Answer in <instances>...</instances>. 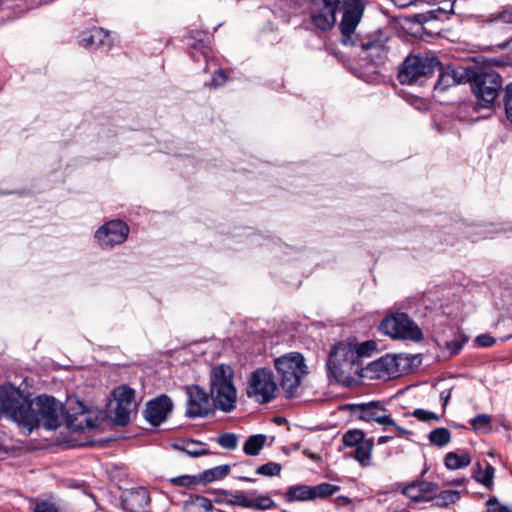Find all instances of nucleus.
<instances>
[{"label":"nucleus","instance_id":"4468645a","mask_svg":"<svg viewBox=\"0 0 512 512\" xmlns=\"http://www.w3.org/2000/svg\"><path fill=\"white\" fill-rule=\"evenodd\" d=\"M436 69L439 70L435 90L445 91L446 89L466 83L470 80L471 70L460 65H447L443 67L441 64Z\"/></svg>","mask_w":512,"mask_h":512},{"label":"nucleus","instance_id":"3c124183","mask_svg":"<svg viewBox=\"0 0 512 512\" xmlns=\"http://www.w3.org/2000/svg\"><path fill=\"white\" fill-rule=\"evenodd\" d=\"M392 429H394L397 432V434H395L396 436H405L410 433L406 428L397 425L395 422L394 425H388L387 432H390Z\"/></svg>","mask_w":512,"mask_h":512},{"label":"nucleus","instance_id":"aec40b11","mask_svg":"<svg viewBox=\"0 0 512 512\" xmlns=\"http://www.w3.org/2000/svg\"><path fill=\"white\" fill-rule=\"evenodd\" d=\"M230 472L229 465H219L198 474L200 484H208L225 478Z\"/></svg>","mask_w":512,"mask_h":512},{"label":"nucleus","instance_id":"864d4df0","mask_svg":"<svg viewBox=\"0 0 512 512\" xmlns=\"http://www.w3.org/2000/svg\"><path fill=\"white\" fill-rule=\"evenodd\" d=\"M395 6L399 7V8H405V7H408L410 6L414 0H391Z\"/></svg>","mask_w":512,"mask_h":512},{"label":"nucleus","instance_id":"8fccbe9b","mask_svg":"<svg viewBox=\"0 0 512 512\" xmlns=\"http://www.w3.org/2000/svg\"><path fill=\"white\" fill-rule=\"evenodd\" d=\"M495 19L507 24L512 23V7L500 12Z\"/></svg>","mask_w":512,"mask_h":512},{"label":"nucleus","instance_id":"f3484780","mask_svg":"<svg viewBox=\"0 0 512 512\" xmlns=\"http://www.w3.org/2000/svg\"><path fill=\"white\" fill-rule=\"evenodd\" d=\"M121 503L129 512H146L150 504V495L144 487L127 489L122 493Z\"/></svg>","mask_w":512,"mask_h":512},{"label":"nucleus","instance_id":"09e8293b","mask_svg":"<svg viewBox=\"0 0 512 512\" xmlns=\"http://www.w3.org/2000/svg\"><path fill=\"white\" fill-rule=\"evenodd\" d=\"M226 81V75L223 70L218 69L212 76L211 83L214 87L223 85Z\"/></svg>","mask_w":512,"mask_h":512},{"label":"nucleus","instance_id":"20e7f679","mask_svg":"<svg viewBox=\"0 0 512 512\" xmlns=\"http://www.w3.org/2000/svg\"><path fill=\"white\" fill-rule=\"evenodd\" d=\"M233 376L232 368L224 364L213 367L210 373V395L213 405L226 413L233 411L237 402Z\"/></svg>","mask_w":512,"mask_h":512},{"label":"nucleus","instance_id":"052dcab7","mask_svg":"<svg viewBox=\"0 0 512 512\" xmlns=\"http://www.w3.org/2000/svg\"><path fill=\"white\" fill-rule=\"evenodd\" d=\"M238 479L240 481H245V482H254L255 481V479L250 478V477H246V476H239Z\"/></svg>","mask_w":512,"mask_h":512},{"label":"nucleus","instance_id":"2f4dec72","mask_svg":"<svg viewBox=\"0 0 512 512\" xmlns=\"http://www.w3.org/2000/svg\"><path fill=\"white\" fill-rule=\"evenodd\" d=\"M181 450L192 457L206 455L209 451L205 448V444L195 440H187L181 446Z\"/></svg>","mask_w":512,"mask_h":512},{"label":"nucleus","instance_id":"603ef678","mask_svg":"<svg viewBox=\"0 0 512 512\" xmlns=\"http://www.w3.org/2000/svg\"><path fill=\"white\" fill-rule=\"evenodd\" d=\"M450 398H451V390L450 389L443 390L440 393V399L442 401V405L444 408L447 406Z\"/></svg>","mask_w":512,"mask_h":512},{"label":"nucleus","instance_id":"cd10ccee","mask_svg":"<svg viewBox=\"0 0 512 512\" xmlns=\"http://www.w3.org/2000/svg\"><path fill=\"white\" fill-rule=\"evenodd\" d=\"M276 507L275 501L268 495H259L255 498H249L247 508L265 511Z\"/></svg>","mask_w":512,"mask_h":512},{"label":"nucleus","instance_id":"6e6552de","mask_svg":"<svg viewBox=\"0 0 512 512\" xmlns=\"http://www.w3.org/2000/svg\"><path fill=\"white\" fill-rule=\"evenodd\" d=\"M277 384L271 370L257 368L247 379L246 395L258 404H267L276 397Z\"/></svg>","mask_w":512,"mask_h":512},{"label":"nucleus","instance_id":"6ab92c4d","mask_svg":"<svg viewBox=\"0 0 512 512\" xmlns=\"http://www.w3.org/2000/svg\"><path fill=\"white\" fill-rule=\"evenodd\" d=\"M67 426L74 431H83L95 428L96 423L87 415L85 406L77 401L76 411L67 414Z\"/></svg>","mask_w":512,"mask_h":512},{"label":"nucleus","instance_id":"c756f323","mask_svg":"<svg viewBox=\"0 0 512 512\" xmlns=\"http://www.w3.org/2000/svg\"><path fill=\"white\" fill-rule=\"evenodd\" d=\"M435 504L439 507H445L449 504L456 503L460 499V492L456 490H444L435 493L433 498Z\"/></svg>","mask_w":512,"mask_h":512},{"label":"nucleus","instance_id":"7c9ffc66","mask_svg":"<svg viewBox=\"0 0 512 512\" xmlns=\"http://www.w3.org/2000/svg\"><path fill=\"white\" fill-rule=\"evenodd\" d=\"M373 444V440L369 439L355 447L354 457L362 465L366 464L370 460Z\"/></svg>","mask_w":512,"mask_h":512},{"label":"nucleus","instance_id":"dca6fc26","mask_svg":"<svg viewBox=\"0 0 512 512\" xmlns=\"http://www.w3.org/2000/svg\"><path fill=\"white\" fill-rule=\"evenodd\" d=\"M173 402L165 394L150 400L144 411V418L153 426H158L163 423L168 414L172 411Z\"/></svg>","mask_w":512,"mask_h":512},{"label":"nucleus","instance_id":"de8ad7c7","mask_svg":"<svg viewBox=\"0 0 512 512\" xmlns=\"http://www.w3.org/2000/svg\"><path fill=\"white\" fill-rule=\"evenodd\" d=\"M475 342L480 347H490L495 343V339L488 334H481L476 337Z\"/></svg>","mask_w":512,"mask_h":512},{"label":"nucleus","instance_id":"13d9d810","mask_svg":"<svg viewBox=\"0 0 512 512\" xmlns=\"http://www.w3.org/2000/svg\"><path fill=\"white\" fill-rule=\"evenodd\" d=\"M415 20L418 23H424L428 20V18L425 14H418V15H415Z\"/></svg>","mask_w":512,"mask_h":512},{"label":"nucleus","instance_id":"a211bd4d","mask_svg":"<svg viewBox=\"0 0 512 512\" xmlns=\"http://www.w3.org/2000/svg\"><path fill=\"white\" fill-rule=\"evenodd\" d=\"M80 43L84 47L108 50L112 46L110 35L99 27L85 31L81 35Z\"/></svg>","mask_w":512,"mask_h":512},{"label":"nucleus","instance_id":"412c9836","mask_svg":"<svg viewBox=\"0 0 512 512\" xmlns=\"http://www.w3.org/2000/svg\"><path fill=\"white\" fill-rule=\"evenodd\" d=\"M285 500L287 502L313 500L312 486H290L285 494Z\"/></svg>","mask_w":512,"mask_h":512},{"label":"nucleus","instance_id":"a19ab883","mask_svg":"<svg viewBox=\"0 0 512 512\" xmlns=\"http://www.w3.org/2000/svg\"><path fill=\"white\" fill-rule=\"evenodd\" d=\"M421 494H423V500L433 499L435 493L438 491L437 484L427 481H418Z\"/></svg>","mask_w":512,"mask_h":512},{"label":"nucleus","instance_id":"79ce46f5","mask_svg":"<svg viewBox=\"0 0 512 512\" xmlns=\"http://www.w3.org/2000/svg\"><path fill=\"white\" fill-rule=\"evenodd\" d=\"M403 494L415 501L423 500V494L420 492L418 481L407 485L403 489Z\"/></svg>","mask_w":512,"mask_h":512},{"label":"nucleus","instance_id":"ea45409f","mask_svg":"<svg viewBox=\"0 0 512 512\" xmlns=\"http://www.w3.org/2000/svg\"><path fill=\"white\" fill-rule=\"evenodd\" d=\"M491 421V416L487 414H479L473 419H471L470 424L472 425L474 430L486 429L488 431L490 430Z\"/></svg>","mask_w":512,"mask_h":512},{"label":"nucleus","instance_id":"0eeeda50","mask_svg":"<svg viewBox=\"0 0 512 512\" xmlns=\"http://www.w3.org/2000/svg\"><path fill=\"white\" fill-rule=\"evenodd\" d=\"M471 89L477 103L482 108H489L493 105L502 86L501 76L493 70L470 73Z\"/></svg>","mask_w":512,"mask_h":512},{"label":"nucleus","instance_id":"0e129e2a","mask_svg":"<svg viewBox=\"0 0 512 512\" xmlns=\"http://www.w3.org/2000/svg\"><path fill=\"white\" fill-rule=\"evenodd\" d=\"M453 10V4L450 5V11L452 12Z\"/></svg>","mask_w":512,"mask_h":512},{"label":"nucleus","instance_id":"7ed1b4c3","mask_svg":"<svg viewBox=\"0 0 512 512\" xmlns=\"http://www.w3.org/2000/svg\"><path fill=\"white\" fill-rule=\"evenodd\" d=\"M279 383L286 397L297 396L302 379L308 374L305 358L299 352H289L274 359Z\"/></svg>","mask_w":512,"mask_h":512},{"label":"nucleus","instance_id":"c9c22d12","mask_svg":"<svg viewBox=\"0 0 512 512\" xmlns=\"http://www.w3.org/2000/svg\"><path fill=\"white\" fill-rule=\"evenodd\" d=\"M354 351L357 353V362L360 363L362 357H369L377 349V344L373 340H368L357 345H353Z\"/></svg>","mask_w":512,"mask_h":512},{"label":"nucleus","instance_id":"9b49d317","mask_svg":"<svg viewBox=\"0 0 512 512\" xmlns=\"http://www.w3.org/2000/svg\"><path fill=\"white\" fill-rule=\"evenodd\" d=\"M187 408L185 415L188 418L207 416L213 410L211 395L198 385L186 387Z\"/></svg>","mask_w":512,"mask_h":512},{"label":"nucleus","instance_id":"39448f33","mask_svg":"<svg viewBox=\"0 0 512 512\" xmlns=\"http://www.w3.org/2000/svg\"><path fill=\"white\" fill-rule=\"evenodd\" d=\"M328 376L338 383H349L361 370L357 353L351 343L340 342L334 346L327 360Z\"/></svg>","mask_w":512,"mask_h":512},{"label":"nucleus","instance_id":"b1692460","mask_svg":"<svg viewBox=\"0 0 512 512\" xmlns=\"http://www.w3.org/2000/svg\"><path fill=\"white\" fill-rule=\"evenodd\" d=\"M266 439V436L263 434H257L248 437L244 443L243 451L248 456L258 455L264 447Z\"/></svg>","mask_w":512,"mask_h":512},{"label":"nucleus","instance_id":"a878e982","mask_svg":"<svg viewBox=\"0 0 512 512\" xmlns=\"http://www.w3.org/2000/svg\"><path fill=\"white\" fill-rule=\"evenodd\" d=\"M220 494L230 497L226 501L227 505L240 506L243 508H247L248 501H249L248 495H250V496L255 495V491L246 493L244 491L231 492V491H227V490H221Z\"/></svg>","mask_w":512,"mask_h":512},{"label":"nucleus","instance_id":"4c0bfd02","mask_svg":"<svg viewBox=\"0 0 512 512\" xmlns=\"http://www.w3.org/2000/svg\"><path fill=\"white\" fill-rule=\"evenodd\" d=\"M217 443L224 449L233 450L237 447L238 438L233 433H225L217 438Z\"/></svg>","mask_w":512,"mask_h":512},{"label":"nucleus","instance_id":"4d7b16f0","mask_svg":"<svg viewBox=\"0 0 512 512\" xmlns=\"http://www.w3.org/2000/svg\"><path fill=\"white\" fill-rule=\"evenodd\" d=\"M395 437H396V435H394V434H389V435L381 436V437L378 438V444H385L388 441L394 439Z\"/></svg>","mask_w":512,"mask_h":512},{"label":"nucleus","instance_id":"9d476101","mask_svg":"<svg viewBox=\"0 0 512 512\" xmlns=\"http://www.w3.org/2000/svg\"><path fill=\"white\" fill-rule=\"evenodd\" d=\"M351 411L358 419L371 422L375 421L388 431V425H394V420L387 413L385 405L380 401L359 403L351 405Z\"/></svg>","mask_w":512,"mask_h":512},{"label":"nucleus","instance_id":"49530a36","mask_svg":"<svg viewBox=\"0 0 512 512\" xmlns=\"http://www.w3.org/2000/svg\"><path fill=\"white\" fill-rule=\"evenodd\" d=\"M33 512H59V509L51 502L41 501L34 507Z\"/></svg>","mask_w":512,"mask_h":512},{"label":"nucleus","instance_id":"37998d69","mask_svg":"<svg viewBox=\"0 0 512 512\" xmlns=\"http://www.w3.org/2000/svg\"><path fill=\"white\" fill-rule=\"evenodd\" d=\"M504 102L507 119L512 123V83L506 86Z\"/></svg>","mask_w":512,"mask_h":512},{"label":"nucleus","instance_id":"2eb2a0df","mask_svg":"<svg viewBox=\"0 0 512 512\" xmlns=\"http://www.w3.org/2000/svg\"><path fill=\"white\" fill-rule=\"evenodd\" d=\"M129 234V227L121 220H111L102 225L95 233L98 241L106 246L122 244Z\"/></svg>","mask_w":512,"mask_h":512},{"label":"nucleus","instance_id":"f704fd0d","mask_svg":"<svg viewBox=\"0 0 512 512\" xmlns=\"http://www.w3.org/2000/svg\"><path fill=\"white\" fill-rule=\"evenodd\" d=\"M173 486L192 488L200 485L197 475H180L169 480Z\"/></svg>","mask_w":512,"mask_h":512},{"label":"nucleus","instance_id":"72a5a7b5","mask_svg":"<svg viewBox=\"0 0 512 512\" xmlns=\"http://www.w3.org/2000/svg\"><path fill=\"white\" fill-rule=\"evenodd\" d=\"M364 436L365 435L362 430H349L343 435L342 441L347 447H357L359 444L365 441Z\"/></svg>","mask_w":512,"mask_h":512},{"label":"nucleus","instance_id":"ddd939ff","mask_svg":"<svg viewBox=\"0 0 512 512\" xmlns=\"http://www.w3.org/2000/svg\"><path fill=\"white\" fill-rule=\"evenodd\" d=\"M113 396L116 402L114 422L116 425L124 426L130 421L131 413L136 407L135 392L132 388L122 385L114 389Z\"/></svg>","mask_w":512,"mask_h":512},{"label":"nucleus","instance_id":"423d86ee","mask_svg":"<svg viewBox=\"0 0 512 512\" xmlns=\"http://www.w3.org/2000/svg\"><path fill=\"white\" fill-rule=\"evenodd\" d=\"M439 66L440 61L434 56L412 54L400 65L397 79L402 85H412L430 77Z\"/></svg>","mask_w":512,"mask_h":512},{"label":"nucleus","instance_id":"680f3d73","mask_svg":"<svg viewBox=\"0 0 512 512\" xmlns=\"http://www.w3.org/2000/svg\"><path fill=\"white\" fill-rule=\"evenodd\" d=\"M297 5H303L304 3L312 2L313 0H293Z\"/></svg>","mask_w":512,"mask_h":512},{"label":"nucleus","instance_id":"c03bdc74","mask_svg":"<svg viewBox=\"0 0 512 512\" xmlns=\"http://www.w3.org/2000/svg\"><path fill=\"white\" fill-rule=\"evenodd\" d=\"M192 503L206 512L213 511V504L209 498L200 495H194L191 497Z\"/></svg>","mask_w":512,"mask_h":512},{"label":"nucleus","instance_id":"bf43d9fd","mask_svg":"<svg viewBox=\"0 0 512 512\" xmlns=\"http://www.w3.org/2000/svg\"><path fill=\"white\" fill-rule=\"evenodd\" d=\"M466 482V479L465 478H457V479H454L450 482L451 485H456V486H460V485H463L464 483Z\"/></svg>","mask_w":512,"mask_h":512},{"label":"nucleus","instance_id":"1a4fd4ad","mask_svg":"<svg viewBox=\"0 0 512 512\" xmlns=\"http://www.w3.org/2000/svg\"><path fill=\"white\" fill-rule=\"evenodd\" d=\"M380 330L393 339L419 342L423 333L419 326L406 313H396L386 317L380 323Z\"/></svg>","mask_w":512,"mask_h":512},{"label":"nucleus","instance_id":"5fc2aeb1","mask_svg":"<svg viewBox=\"0 0 512 512\" xmlns=\"http://www.w3.org/2000/svg\"><path fill=\"white\" fill-rule=\"evenodd\" d=\"M350 499L345 497V496H339L335 499V503L338 505V506H341V505H348L350 504Z\"/></svg>","mask_w":512,"mask_h":512},{"label":"nucleus","instance_id":"a18cd8bd","mask_svg":"<svg viewBox=\"0 0 512 512\" xmlns=\"http://www.w3.org/2000/svg\"><path fill=\"white\" fill-rule=\"evenodd\" d=\"M486 504L490 512H512L511 507L499 503L496 497H491Z\"/></svg>","mask_w":512,"mask_h":512},{"label":"nucleus","instance_id":"c85d7f7f","mask_svg":"<svg viewBox=\"0 0 512 512\" xmlns=\"http://www.w3.org/2000/svg\"><path fill=\"white\" fill-rule=\"evenodd\" d=\"M428 439L431 444L443 447L450 442L451 434L447 428H436L429 433Z\"/></svg>","mask_w":512,"mask_h":512},{"label":"nucleus","instance_id":"58836bf2","mask_svg":"<svg viewBox=\"0 0 512 512\" xmlns=\"http://www.w3.org/2000/svg\"><path fill=\"white\" fill-rule=\"evenodd\" d=\"M411 415L421 422H438L440 420V416L436 413L420 408L415 409Z\"/></svg>","mask_w":512,"mask_h":512},{"label":"nucleus","instance_id":"393cba45","mask_svg":"<svg viewBox=\"0 0 512 512\" xmlns=\"http://www.w3.org/2000/svg\"><path fill=\"white\" fill-rule=\"evenodd\" d=\"M495 469L492 465L487 464L484 471H482L481 465L478 463L475 470L473 471V478L483 484L486 488L491 489L493 485Z\"/></svg>","mask_w":512,"mask_h":512},{"label":"nucleus","instance_id":"69168bd1","mask_svg":"<svg viewBox=\"0 0 512 512\" xmlns=\"http://www.w3.org/2000/svg\"><path fill=\"white\" fill-rule=\"evenodd\" d=\"M216 512H223V511H221V510L217 509V510H216Z\"/></svg>","mask_w":512,"mask_h":512},{"label":"nucleus","instance_id":"f03ea898","mask_svg":"<svg viewBox=\"0 0 512 512\" xmlns=\"http://www.w3.org/2000/svg\"><path fill=\"white\" fill-rule=\"evenodd\" d=\"M4 405L12 413V419L29 431L40 425L47 429L58 428L64 411L54 397L40 395L30 401L20 392L17 399H8Z\"/></svg>","mask_w":512,"mask_h":512},{"label":"nucleus","instance_id":"6e6d98bb","mask_svg":"<svg viewBox=\"0 0 512 512\" xmlns=\"http://www.w3.org/2000/svg\"><path fill=\"white\" fill-rule=\"evenodd\" d=\"M221 490L217 491V497L215 498V502L217 504H226V501L229 499L228 496L220 494Z\"/></svg>","mask_w":512,"mask_h":512},{"label":"nucleus","instance_id":"f8f14e48","mask_svg":"<svg viewBox=\"0 0 512 512\" xmlns=\"http://www.w3.org/2000/svg\"><path fill=\"white\" fill-rule=\"evenodd\" d=\"M354 39H356V44L354 46H359L362 50L366 51L367 57H369L375 65H382L385 63L389 53V47L387 46L389 38L385 33L378 31L369 38L360 40L354 32Z\"/></svg>","mask_w":512,"mask_h":512},{"label":"nucleus","instance_id":"4be33fe9","mask_svg":"<svg viewBox=\"0 0 512 512\" xmlns=\"http://www.w3.org/2000/svg\"><path fill=\"white\" fill-rule=\"evenodd\" d=\"M371 369L378 373L393 375L398 372L396 359L394 356L386 355L372 362Z\"/></svg>","mask_w":512,"mask_h":512},{"label":"nucleus","instance_id":"473e14b6","mask_svg":"<svg viewBox=\"0 0 512 512\" xmlns=\"http://www.w3.org/2000/svg\"><path fill=\"white\" fill-rule=\"evenodd\" d=\"M339 490V486L330 483H321L319 485L312 486L313 499L331 496Z\"/></svg>","mask_w":512,"mask_h":512},{"label":"nucleus","instance_id":"bb28decb","mask_svg":"<svg viewBox=\"0 0 512 512\" xmlns=\"http://www.w3.org/2000/svg\"><path fill=\"white\" fill-rule=\"evenodd\" d=\"M468 341V337L458 333L452 340H442L438 342L439 346L445 347L450 356L457 355L463 348L464 344Z\"/></svg>","mask_w":512,"mask_h":512},{"label":"nucleus","instance_id":"e2e57ef3","mask_svg":"<svg viewBox=\"0 0 512 512\" xmlns=\"http://www.w3.org/2000/svg\"><path fill=\"white\" fill-rule=\"evenodd\" d=\"M309 457L312 459H316V455H314V454H309Z\"/></svg>","mask_w":512,"mask_h":512},{"label":"nucleus","instance_id":"f257e3e1","mask_svg":"<svg viewBox=\"0 0 512 512\" xmlns=\"http://www.w3.org/2000/svg\"><path fill=\"white\" fill-rule=\"evenodd\" d=\"M366 7V0H313L310 9L312 23L320 30L332 28L336 14L342 12L340 30L345 45H355L354 32L361 22Z\"/></svg>","mask_w":512,"mask_h":512},{"label":"nucleus","instance_id":"5701e85b","mask_svg":"<svg viewBox=\"0 0 512 512\" xmlns=\"http://www.w3.org/2000/svg\"><path fill=\"white\" fill-rule=\"evenodd\" d=\"M471 462L469 454H457L455 452H449L445 456V466L450 470H457L468 466Z\"/></svg>","mask_w":512,"mask_h":512},{"label":"nucleus","instance_id":"e433bc0d","mask_svg":"<svg viewBox=\"0 0 512 512\" xmlns=\"http://www.w3.org/2000/svg\"><path fill=\"white\" fill-rule=\"evenodd\" d=\"M281 465L279 463H276V462H268L264 465H261L259 466L257 469H256V474L258 475H262V476H268V477H271V476H277L280 474L281 472Z\"/></svg>","mask_w":512,"mask_h":512}]
</instances>
